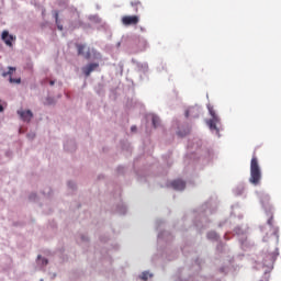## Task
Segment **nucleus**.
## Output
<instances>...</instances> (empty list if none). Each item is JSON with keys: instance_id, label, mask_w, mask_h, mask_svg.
Returning a JSON list of instances; mask_svg holds the SVG:
<instances>
[{"instance_id": "obj_16", "label": "nucleus", "mask_w": 281, "mask_h": 281, "mask_svg": "<svg viewBox=\"0 0 281 281\" xmlns=\"http://www.w3.org/2000/svg\"><path fill=\"white\" fill-rule=\"evenodd\" d=\"M268 225L272 226L273 225V215L270 216L268 220Z\"/></svg>"}, {"instance_id": "obj_8", "label": "nucleus", "mask_w": 281, "mask_h": 281, "mask_svg": "<svg viewBox=\"0 0 281 281\" xmlns=\"http://www.w3.org/2000/svg\"><path fill=\"white\" fill-rule=\"evenodd\" d=\"M2 41L5 43L7 46L12 47V41H14V37L10 35L8 31H3Z\"/></svg>"}, {"instance_id": "obj_12", "label": "nucleus", "mask_w": 281, "mask_h": 281, "mask_svg": "<svg viewBox=\"0 0 281 281\" xmlns=\"http://www.w3.org/2000/svg\"><path fill=\"white\" fill-rule=\"evenodd\" d=\"M207 238L211 240H217L218 239V235L216 232L212 231L207 233Z\"/></svg>"}, {"instance_id": "obj_11", "label": "nucleus", "mask_w": 281, "mask_h": 281, "mask_svg": "<svg viewBox=\"0 0 281 281\" xmlns=\"http://www.w3.org/2000/svg\"><path fill=\"white\" fill-rule=\"evenodd\" d=\"M151 121H153V126H154L155 128L159 127V125H160V120H159V117H158L157 115H153V116H151Z\"/></svg>"}, {"instance_id": "obj_4", "label": "nucleus", "mask_w": 281, "mask_h": 281, "mask_svg": "<svg viewBox=\"0 0 281 281\" xmlns=\"http://www.w3.org/2000/svg\"><path fill=\"white\" fill-rule=\"evenodd\" d=\"M78 56L85 57L86 60L91 58L90 48H87L83 44H76Z\"/></svg>"}, {"instance_id": "obj_17", "label": "nucleus", "mask_w": 281, "mask_h": 281, "mask_svg": "<svg viewBox=\"0 0 281 281\" xmlns=\"http://www.w3.org/2000/svg\"><path fill=\"white\" fill-rule=\"evenodd\" d=\"M58 16H59L58 12H57V11H55L54 18H55V22H56V24H58Z\"/></svg>"}, {"instance_id": "obj_2", "label": "nucleus", "mask_w": 281, "mask_h": 281, "mask_svg": "<svg viewBox=\"0 0 281 281\" xmlns=\"http://www.w3.org/2000/svg\"><path fill=\"white\" fill-rule=\"evenodd\" d=\"M121 23L126 27L136 26L139 23V16L138 15H124L121 19Z\"/></svg>"}, {"instance_id": "obj_6", "label": "nucleus", "mask_w": 281, "mask_h": 281, "mask_svg": "<svg viewBox=\"0 0 281 281\" xmlns=\"http://www.w3.org/2000/svg\"><path fill=\"white\" fill-rule=\"evenodd\" d=\"M98 68H99L98 63H91V64H88L87 66L82 67V72L88 78Z\"/></svg>"}, {"instance_id": "obj_1", "label": "nucleus", "mask_w": 281, "mask_h": 281, "mask_svg": "<svg viewBox=\"0 0 281 281\" xmlns=\"http://www.w3.org/2000/svg\"><path fill=\"white\" fill-rule=\"evenodd\" d=\"M262 173L260 170V166L258 162V158L256 156L252 157L251 164H250V178L249 181L254 186H258L261 181Z\"/></svg>"}, {"instance_id": "obj_19", "label": "nucleus", "mask_w": 281, "mask_h": 281, "mask_svg": "<svg viewBox=\"0 0 281 281\" xmlns=\"http://www.w3.org/2000/svg\"><path fill=\"white\" fill-rule=\"evenodd\" d=\"M57 29H58L59 31H63V25H59V24L57 23Z\"/></svg>"}, {"instance_id": "obj_3", "label": "nucleus", "mask_w": 281, "mask_h": 281, "mask_svg": "<svg viewBox=\"0 0 281 281\" xmlns=\"http://www.w3.org/2000/svg\"><path fill=\"white\" fill-rule=\"evenodd\" d=\"M212 119L207 121V125L210 126L211 131H216L217 134L220 133L217 124H220V117L213 110H210Z\"/></svg>"}, {"instance_id": "obj_9", "label": "nucleus", "mask_w": 281, "mask_h": 281, "mask_svg": "<svg viewBox=\"0 0 281 281\" xmlns=\"http://www.w3.org/2000/svg\"><path fill=\"white\" fill-rule=\"evenodd\" d=\"M131 7L135 10V13H137L139 9H143V3L139 0H133Z\"/></svg>"}, {"instance_id": "obj_5", "label": "nucleus", "mask_w": 281, "mask_h": 281, "mask_svg": "<svg viewBox=\"0 0 281 281\" xmlns=\"http://www.w3.org/2000/svg\"><path fill=\"white\" fill-rule=\"evenodd\" d=\"M18 114L20 115V119L25 123H30L34 117V114L32 113L31 110H26V111L18 110Z\"/></svg>"}, {"instance_id": "obj_7", "label": "nucleus", "mask_w": 281, "mask_h": 281, "mask_svg": "<svg viewBox=\"0 0 281 281\" xmlns=\"http://www.w3.org/2000/svg\"><path fill=\"white\" fill-rule=\"evenodd\" d=\"M171 187L177 191H183L186 188V182L181 179L173 180Z\"/></svg>"}, {"instance_id": "obj_20", "label": "nucleus", "mask_w": 281, "mask_h": 281, "mask_svg": "<svg viewBox=\"0 0 281 281\" xmlns=\"http://www.w3.org/2000/svg\"><path fill=\"white\" fill-rule=\"evenodd\" d=\"M136 130H137L136 126H132V127H131V131H132V132H136Z\"/></svg>"}, {"instance_id": "obj_13", "label": "nucleus", "mask_w": 281, "mask_h": 281, "mask_svg": "<svg viewBox=\"0 0 281 281\" xmlns=\"http://www.w3.org/2000/svg\"><path fill=\"white\" fill-rule=\"evenodd\" d=\"M150 277H151V274L148 271H144L140 276V279L144 281H147L148 278H150Z\"/></svg>"}, {"instance_id": "obj_22", "label": "nucleus", "mask_w": 281, "mask_h": 281, "mask_svg": "<svg viewBox=\"0 0 281 281\" xmlns=\"http://www.w3.org/2000/svg\"><path fill=\"white\" fill-rule=\"evenodd\" d=\"M37 259L41 260V255L37 256Z\"/></svg>"}, {"instance_id": "obj_18", "label": "nucleus", "mask_w": 281, "mask_h": 281, "mask_svg": "<svg viewBox=\"0 0 281 281\" xmlns=\"http://www.w3.org/2000/svg\"><path fill=\"white\" fill-rule=\"evenodd\" d=\"M48 262H49V261H48L46 258H43V265H44V266H47Z\"/></svg>"}, {"instance_id": "obj_14", "label": "nucleus", "mask_w": 281, "mask_h": 281, "mask_svg": "<svg viewBox=\"0 0 281 281\" xmlns=\"http://www.w3.org/2000/svg\"><path fill=\"white\" fill-rule=\"evenodd\" d=\"M10 83H16L20 85L21 83V78L14 79L12 77L9 78Z\"/></svg>"}, {"instance_id": "obj_21", "label": "nucleus", "mask_w": 281, "mask_h": 281, "mask_svg": "<svg viewBox=\"0 0 281 281\" xmlns=\"http://www.w3.org/2000/svg\"><path fill=\"white\" fill-rule=\"evenodd\" d=\"M3 112V105L0 103V113Z\"/></svg>"}, {"instance_id": "obj_23", "label": "nucleus", "mask_w": 281, "mask_h": 281, "mask_svg": "<svg viewBox=\"0 0 281 281\" xmlns=\"http://www.w3.org/2000/svg\"><path fill=\"white\" fill-rule=\"evenodd\" d=\"M50 86H54V81H50Z\"/></svg>"}, {"instance_id": "obj_15", "label": "nucleus", "mask_w": 281, "mask_h": 281, "mask_svg": "<svg viewBox=\"0 0 281 281\" xmlns=\"http://www.w3.org/2000/svg\"><path fill=\"white\" fill-rule=\"evenodd\" d=\"M195 111H198V109L191 108L190 110H188V111L186 112V117H189L190 113H194Z\"/></svg>"}, {"instance_id": "obj_10", "label": "nucleus", "mask_w": 281, "mask_h": 281, "mask_svg": "<svg viewBox=\"0 0 281 281\" xmlns=\"http://www.w3.org/2000/svg\"><path fill=\"white\" fill-rule=\"evenodd\" d=\"M15 71H16L15 67H9L8 71L2 72V77L3 78L9 77V76L11 77Z\"/></svg>"}]
</instances>
